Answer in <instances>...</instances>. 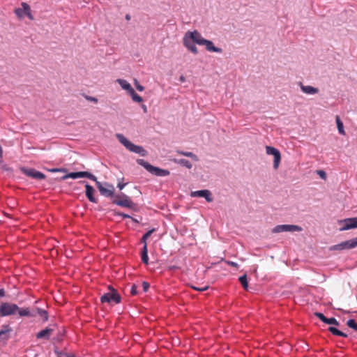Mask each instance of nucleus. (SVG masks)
Here are the masks:
<instances>
[{
  "instance_id": "f03ea898",
  "label": "nucleus",
  "mask_w": 357,
  "mask_h": 357,
  "mask_svg": "<svg viewBox=\"0 0 357 357\" xmlns=\"http://www.w3.org/2000/svg\"><path fill=\"white\" fill-rule=\"evenodd\" d=\"M116 137L118 140L130 151L137 153L141 156L146 155L147 151L142 146L134 144L123 135L118 133L116 135Z\"/></svg>"
},
{
  "instance_id": "39448f33",
  "label": "nucleus",
  "mask_w": 357,
  "mask_h": 357,
  "mask_svg": "<svg viewBox=\"0 0 357 357\" xmlns=\"http://www.w3.org/2000/svg\"><path fill=\"white\" fill-rule=\"evenodd\" d=\"M121 301V296L117 293V291L111 286L109 287V291L104 294L100 297V301L102 303H119Z\"/></svg>"
},
{
  "instance_id": "2eb2a0df",
  "label": "nucleus",
  "mask_w": 357,
  "mask_h": 357,
  "mask_svg": "<svg viewBox=\"0 0 357 357\" xmlns=\"http://www.w3.org/2000/svg\"><path fill=\"white\" fill-rule=\"evenodd\" d=\"M81 183H85L86 196L88 199L92 203H97L98 200L93 196V193L95 192L94 188L86 181H81Z\"/></svg>"
},
{
  "instance_id": "c03bdc74",
  "label": "nucleus",
  "mask_w": 357,
  "mask_h": 357,
  "mask_svg": "<svg viewBox=\"0 0 357 357\" xmlns=\"http://www.w3.org/2000/svg\"><path fill=\"white\" fill-rule=\"evenodd\" d=\"M6 295V291L4 289H0V298L4 297Z\"/></svg>"
},
{
  "instance_id": "a878e982",
  "label": "nucleus",
  "mask_w": 357,
  "mask_h": 357,
  "mask_svg": "<svg viewBox=\"0 0 357 357\" xmlns=\"http://www.w3.org/2000/svg\"><path fill=\"white\" fill-rule=\"evenodd\" d=\"M36 314H38L43 319V321H47L49 319L48 312L45 310L36 307Z\"/></svg>"
},
{
  "instance_id": "37998d69",
  "label": "nucleus",
  "mask_w": 357,
  "mask_h": 357,
  "mask_svg": "<svg viewBox=\"0 0 357 357\" xmlns=\"http://www.w3.org/2000/svg\"><path fill=\"white\" fill-rule=\"evenodd\" d=\"M227 264L231 266H233V267H237L238 266V264L237 263L234 262V261H227Z\"/></svg>"
},
{
  "instance_id": "9b49d317",
  "label": "nucleus",
  "mask_w": 357,
  "mask_h": 357,
  "mask_svg": "<svg viewBox=\"0 0 357 357\" xmlns=\"http://www.w3.org/2000/svg\"><path fill=\"white\" fill-rule=\"evenodd\" d=\"M342 225L340 231H345L357 228V216L354 218H346L340 222Z\"/></svg>"
},
{
  "instance_id": "7ed1b4c3",
  "label": "nucleus",
  "mask_w": 357,
  "mask_h": 357,
  "mask_svg": "<svg viewBox=\"0 0 357 357\" xmlns=\"http://www.w3.org/2000/svg\"><path fill=\"white\" fill-rule=\"evenodd\" d=\"M137 162L138 165L144 167L149 173L152 174L153 175L157 176H167L170 174L169 170L154 167L143 159H137Z\"/></svg>"
},
{
  "instance_id": "c756f323",
  "label": "nucleus",
  "mask_w": 357,
  "mask_h": 357,
  "mask_svg": "<svg viewBox=\"0 0 357 357\" xmlns=\"http://www.w3.org/2000/svg\"><path fill=\"white\" fill-rule=\"evenodd\" d=\"M155 229H150L142 236L141 241L142 243H144V245L146 243L147 238L151 236V235L155 231Z\"/></svg>"
},
{
  "instance_id": "c9c22d12",
  "label": "nucleus",
  "mask_w": 357,
  "mask_h": 357,
  "mask_svg": "<svg viewBox=\"0 0 357 357\" xmlns=\"http://www.w3.org/2000/svg\"><path fill=\"white\" fill-rule=\"evenodd\" d=\"M314 315L317 317H318L319 319H320L324 323H325L327 317H325L324 314L317 312H314Z\"/></svg>"
},
{
  "instance_id": "8fccbe9b",
  "label": "nucleus",
  "mask_w": 357,
  "mask_h": 357,
  "mask_svg": "<svg viewBox=\"0 0 357 357\" xmlns=\"http://www.w3.org/2000/svg\"><path fill=\"white\" fill-rule=\"evenodd\" d=\"M3 156V149L1 146L0 145V158H1Z\"/></svg>"
},
{
  "instance_id": "603ef678",
  "label": "nucleus",
  "mask_w": 357,
  "mask_h": 357,
  "mask_svg": "<svg viewBox=\"0 0 357 357\" xmlns=\"http://www.w3.org/2000/svg\"><path fill=\"white\" fill-rule=\"evenodd\" d=\"M22 10H24V15H26V10H24V8H22Z\"/></svg>"
},
{
  "instance_id": "4c0bfd02",
  "label": "nucleus",
  "mask_w": 357,
  "mask_h": 357,
  "mask_svg": "<svg viewBox=\"0 0 357 357\" xmlns=\"http://www.w3.org/2000/svg\"><path fill=\"white\" fill-rule=\"evenodd\" d=\"M137 286L136 284H132V287H131V289H130V294L132 295V296H135L137 294Z\"/></svg>"
},
{
  "instance_id": "1a4fd4ad",
  "label": "nucleus",
  "mask_w": 357,
  "mask_h": 357,
  "mask_svg": "<svg viewBox=\"0 0 357 357\" xmlns=\"http://www.w3.org/2000/svg\"><path fill=\"white\" fill-rule=\"evenodd\" d=\"M21 172L26 175V176L38 179V180H43L46 178V176L33 168H26V167H21Z\"/></svg>"
},
{
  "instance_id": "de8ad7c7",
  "label": "nucleus",
  "mask_w": 357,
  "mask_h": 357,
  "mask_svg": "<svg viewBox=\"0 0 357 357\" xmlns=\"http://www.w3.org/2000/svg\"><path fill=\"white\" fill-rule=\"evenodd\" d=\"M208 288V287H204V288H199V289H198V288H195V289H197V290H198V291H205V290H206Z\"/></svg>"
},
{
  "instance_id": "e433bc0d",
  "label": "nucleus",
  "mask_w": 357,
  "mask_h": 357,
  "mask_svg": "<svg viewBox=\"0 0 357 357\" xmlns=\"http://www.w3.org/2000/svg\"><path fill=\"white\" fill-rule=\"evenodd\" d=\"M317 174L322 178V179H326V174L324 170H317Z\"/></svg>"
},
{
  "instance_id": "dca6fc26",
  "label": "nucleus",
  "mask_w": 357,
  "mask_h": 357,
  "mask_svg": "<svg viewBox=\"0 0 357 357\" xmlns=\"http://www.w3.org/2000/svg\"><path fill=\"white\" fill-rule=\"evenodd\" d=\"M17 314H19L20 317H34L36 314L35 312H31L29 308L28 307H20L18 306V310L17 311Z\"/></svg>"
},
{
  "instance_id": "72a5a7b5",
  "label": "nucleus",
  "mask_w": 357,
  "mask_h": 357,
  "mask_svg": "<svg viewBox=\"0 0 357 357\" xmlns=\"http://www.w3.org/2000/svg\"><path fill=\"white\" fill-rule=\"evenodd\" d=\"M15 13L19 18H22L24 16V10L20 8H16L15 10Z\"/></svg>"
},
{
  "instance_id": "cd10ccee",
  "label": "nucleus",
  "mask_w": 357,
  "mask_h": 357,
  "mask_svg": "<svg viewBox=\"0 0 357 357\" xmlns=\"http://www.w3.org/2000/svg\"><path fill=\"white\" fill-rule=\"evenodd\" d=\"M238 280H239L240 283L241 284V285L243 286V289L247 290L248 288V282L247 275L245 274V275L239 277Z\"/></svg>"
},
{
  "instance_id": "9d476101",
  "label": "nucleus",
  "mask_w": 357,
  "mask_h": 357,
  "mask_svg": "<svg viewBox=\"0 0 357 357\" xmlns=\"http://www.w3.org/2000/svg\"><path fill=\"white\" fill-rule=\"evenodd\" d=\"M266 152L267 155H271L274 157L273 167L277 169L281 161V154L279 150L273 146H266Z\"/></svg>"
},
{
  "instance_id": "3c124183",
  "label": "nucleus",
  "mask_w": 357,
  "mask_h": 357,
  "mask_svg": "<svg viewBox=\"0 0 357 357\" xmlns=\"http://www.w3.org/2000/svg\"><path fill=\"white\" fill-rule=\"evenodd\" d=\"M125 18H126V20H130V15L129 14H126Z\"/></svg>"
},
{
  "instance_id": "ddd939ff",
  "label": "nucleus",
  "mask_w": 357,
  "mask_h": 357,
  "mask_svg": "<svg viewBox=\"0 0 357 357\" xmlns=\"http://www.w3.org/2000/svg\"><path fill=\"white\" fill-rule=\"evenodd\" d=\"M121 197H123L122 199H114L112 203L119 206L134 208L135 204L132 202L128 196L122 193Z\"/></svg>"
},
{
  "instance_id": "f704fd0d",
  "label": "nucleus",
  "mask_w": 357,
  "mask_h": 357,
  "mask_svg": "<svg viewBox=\"0 0 357 357\" xmlns=\"http://www.w3.org/2000/svg\"><path fill=\"white\" fill-rule=\"evenodd\" d=\"M134 84L137 90H138L139 91H143L144 90V87L139 83L137 79H135Z\"/></svg>"
},
{
  "instance_id": "473e14b6",
  "label": "nucleus",
  "mask_w": 357,
  "mask_h": 357,
  "mask_svg": "<svg viewBox=\"0 0 357 357\" xmlns=\"http://www.w3.org/2000/svg\"><path fill=\"white\" fill-rule=\"evenodd\" d=\"M347 324L349 328L357 331V323L355 321L354 319H349L347 322Z\"/></svg>"
},
{
  "instance_id": "5701e85b",
  "label": "nucleus",
  "mask_w": 357,
  "mask_h": 357,
  "mask_svg": "<svg viewBox=\"0 0 357 357\" xmlns=\"http://www.w3.org/2000/svg\"><path fill=\"white\" fill-rule=\"evenodd\" d=\"M141 259L144 264H149L147 243H145V245H144V247H143L142 251Z\"/></svg>"
},
{
  "instance_id": "2f4dec72",
  "label": "nucleus",
  "mask_w": 357,
  "mask_h": 357,
  "mask_svg": "<svg viewBox=\"0 0 357 357\" xmlns=\"http://www.w3.org/2000/svg\"><path fill=\"white\" fill-rule=\"evenodd\" d=\"M325 324L330 325H335L338 326L340 325L339 321L335 317L326 318Z\"/></svg>"
},
{
  "instance_id": "ea45409f",
  "label": "nucleus",
  "mask_w": 357,
  "mask_h": 357,
  "mask_svg": "<svg viewBox=\"0 0 357 357\" xmlns=\"http://www.w3.org/2000/svg\"><path fill=\"white\" fill-rule=\"evenodd\" d=\"M85 98L89 100V101H91V102H95V103H97L98 102V98H96V97H93V96H85Z\"/></svg>"
},
{
  "instance_id": "f3484780",
  "label": "nucleus",
  "mask_w": 357,
  "mask_h": 357,
  "mask_svg": "<svg viewBox=\"0 0 357 357\" xmlns=\"http://www.w3.org/2000/svg\"><path fill=\"white\" fill-rule=\"evenodd\" d=\"M301 91L306 94H316L319 92V89L312 86H305L301 82L300 83Z\"/></svg>"
},
{
  "instance_id": "aec40b11",
  "label": "nucleus",
  "mask_w": 357,
  "mask_h": 357,
  "mask_svg": "<svg viewBox=\"0 0 357 357\" xmlns=\"http://www.w3.org/2000/svg\"><path fill=\"white\" fill-rule=\"evenodd\" d=\"M116 82L121 86L123 89L127 91L128 93L133 89L130 84L126 79H117Z\"/></svg>"
},
{
  "instance_id": "0eeeda50",
  "label": "nucleus",
  "mask_w": 357,
  "mask_h": 357,
  "mask_svg": "<svg viewBox=\"0 0 357 357\" xmlns=\"http://www.w3.org/2000/svg\"><path fill=\"white\" fill-rule=\"evenodd\" d=\"M357 247V237L341 242L331 247V250H349Z\"/></svg>"
},
{
  "instance_id": "412c9836",
  "label": "nucleus",
  "mask_w": 357,
  "mask_h": 357,
  "mask_svg": "<svg viewBox=\"0 0 357 357\" xmlns=\"http://www.w3.org/2000/svg\"><path fill=\"white\" fill-rule=\"evenodd\" d=\"M176 153L181 155H184L188 158H190L192 160L195 162H197L199 160V158L197 155H195L194 153L190 151H184L181 150H176Z\"/></svg>"
},
{
  "instance_id": "6e6552de",
  "label": "nucleus",
  "mask_w": 357,
  "mask_h": 357,
  "mask_svg": "<svg viewBox=\"0 0 357 357\" xmlns=\"http://www.w3.org/2000/svg\"><path fill=\"white\" fill-rule=\"evenodd\" d=\"M303 228L298 225H279L275 226L273 230V233H281L285 231L294 232L301 231Z\"/></svg>"
},
{
  "instance_id": "b1692460",
  "label": "nucleus",
  "mask_w": 357,
  "mask_h": 357,
  "mask_svg": "<svg viewBox=\"0 0 357 357\" xmlns=\"http://www.w3.org/2000/svg\"><path fill=\"white\" fill-rule=\"evenodd\" d=\"M335 121L339 133L342 135H345L346 132L344 129V125L339 116H336Z\"/></svg>"
},
{
  "instance_id": "a18cd8bd",
  "label": "nucleus",
  "mask_w": 357,
  "mask_h": 357,
  "mask_svg": "<svg viewBox=\"0 0 357 357\" xmlns=\"http://www.w3.org/2000/svg\"><path fill=\"white\" fill-rule=\"evenodd\" d=\"M126 183H118V185L117 187L120 189V190H122L125 186H126Z\"/></svg>"
},
{
  "instance_id": "f8f14e48",
  "label": "nucleus",
  "mask_w": 357,
  "mask_h": 357,
  "mask_svg": "<svg viewBox=\"0 0 357 357\" xmlns=\"http://www.w3.org/2000/svg\"><path fill=\"white\" fill-rule=\"evenodd\" d=\"M56 328V324H50L47 327H46L43 330H41L36 334V338L38 340L44 339L48 340L52 333L55 331Z\"/></svg>"
},
{
  "instance_id": "423d86ee",
  "label": "nucleus",
  "mask_w": 357,
  "mask_h": 357,
  "mask_svg": "<svg viewBox=\"0 0 357 357\" xmlns=\"http://www.w3.org/2000/svg\"><path fill=\"white\" fill-rule=\"evenodd\" d=\"M96 185L98 188L100 193L106 197H112L114 196V187L113 185L109 184L108 183H102L96 179Z\"/></svg>"
},
{
  "instance_id": "09e8293b",
  "label": "nucleus",
  "mask_w": 357,
  "mask_h": 357,
  "mask_svg": "<svg viewBox=\"0 0 357 357\" xmlns=\"http://www.w3.org/2000/svg\"><path fill=\"white\" fill-rule=\"evenodd\" d=\"M179 80L181 82H184L185 81V78L183 75H181L180 77H179Z\"/></svg>"
},
{
  "instance_id": "20e7f679",
  "label": "nucleus",
  "mask_w": 357,
  "mask_h": 357,
  "mask_svg": "<svg viewBox=\"0 0 357 357\" xmlns=\"http://www.w3.org/2000/svg\"><path fill=\"white\" fill-rule=\"evenodd\" d=\"M18 305L9 302L0 303V317H9L17 314Z\"/></svg>"
},
{
  "instance_id": "58836bf2",
  "label": "nucleus",
  "mask_w": 357,
  "mask_h": 357,
  "mask_svg": "<svg viewBox=\"0 0 357 357\" xmlns=\"http://www.w3.org/2000/svg\"><path fill=\"white\" fill-rule=\"evenodd\" d=\"M142 287H143L144 291L146 292L150 287V284L148 282L144 281L142 282Z\"/></svg>"
},
{
  "instance_id": "49530a36",
  "label": "nucleus",
  "mask_w": 357,
  "mask_h": 357,
  "mask_svg": "<svg viewBox=\"0 0 357 357\" xmlns=\"http://www.w3.org/2000/svg\"><path fill=\"white\" fill-rule=\"evenodd\" d=\"M142 109H143L144 113L147 112V107H146V106L145 105H142Z\"/></svg>"
},
{
  "instance_id": "79ce46f5",
  "label": "nucleus",
  "mask_w": 357,
  "mask_h": 357,
  "mask_svg": "<svg viewBox=\"0 0 357 357\" xmlns=\"http://www.w3.org/2000/svg\"><path fill=\"white\" fill-rule=\"evenodd\" d=\"M116 215L121 216L123 218H130V216L128 214L123 213H116Z\"/></svg>"
},
{
  "instance_id": "4468645a",
  "label": "nucleus",
  "mask_w": 357,
  "mask_h": 357,
  "mask_svg": "<svg viewBox=\"0 0 357 357\" xmlns=\"http://www.w3.org/2000/svg\"><path fill=\"white\" fill-rule=\"evenodd\" d=\"M190 196L192 197H204L206 200L207 202H212L213 197L211 196V192L208 190H201L197 191H192L190 192Z\"/></svg>"
},
{
  "instance_id": "393cba45",
  "label": "nucleus",
  "mask_w": 357,
  "mask_h": 357,
  "mask_svg": "<svg viewBox=\"0 0 357 357\" xmlns=\"http://www.w3.org/2000/svg\"><path fill=\"white\" fill-rule=\"evenodd\" d=\"M328 331L334 335H337V336H340V337H347L348 335L347 334L340 331V330H338L337 328L335 327H333V326H330L328 328Z\"/></svg>"
},
{
  "instance_id": "6ab92c4d",
  "label": "nucleus",
  "mask_w": 357,
  "mask_h": 357,
  "mask_svg": "<svg viewBox=\"0 0 357 357\" xmlns=\"http://www.w3.org/2000/svg\"><path fill=\"white\" fill-rule=\"evenodd\" d=\"M3 329L0 331V340H7L9 338V333L12 331V328L8 325H3Z\"/></svg>"
},
{
  "instance_id": "a19ab883",
  "label": "nucleus",
  "mask_w": 357,
  "mask_h": 357,
  "mask_svg": "<svg viewBox=\"0 0 357 357\" xmlns=\"http://www.w3.org/2000/svg\"><path fill=\"white\" fill-rule=\"evenodd\" d=\"M49 171L51 172H66V169H63V168H54V169H50Z\"/></svg>"
},
{
  "instance_id": "4be33fe9",
  "label": "nucleus",
  "mask_w": 357,
  "mask_h": 357,
  "mask_svg": "<svg viewBox=\"0 0 357 357\" xmlns=\"http://www.w3.org/2000/svg\"><path fill=\"white\" fill-rule=\"evenodd\" d=\"M87 178L91 181H96V176L89 172H77V178Z\"/></svg>"
},
{
  "instance_id": "a211bd4d",
  "label": "nucleus",
  "mask_w": 357,
  "mask_h": 357,
  "mask_svg": "<svg viewBox=\"0 0 357 357\" xmlns=\"http://www.w3.org/2000/svg\"><path fill=\"white\" fill-rule=\"evenodd\" d=\"M172 161L174 162L175 164L179 165L181 166L185 167L189 169H190L192 167V163L183 158H173L172 159Z\"/></svg>"
},
{
  "instance_id": "c85d7f7f",
  "label": "nucleus",
  "mask_w": 357,
  "mask_h": 357,
  "mask_svg": "<svg viewBox=\"0 0 357 357\" xmlns=\"http://www.w3.org/2000/svg\"><path fill=\"white\" fill-rule=\"evenodd\" d=\"M22 8H24V10H26V13L25 15H26L29 19L31 20H33V17L31 13L30 6L26 3L24 2L22 3Z\"/></svg>"
},
{
  "instance_id": "7c9ffc66",
  "label": "nucleus",
  "mask_w": 357,
  "mask_h": 357,
  "mask_svg": "<svg viewBox=\"0 0 357 357\" xmlns=\"http://www.w3.org/2000/svg\"><path fill=\"white\" fill-rule=\"evenodd\" d=\"M68 178H73V179H76L77 178V172H70V173H68L65 175H63L61 179L62 181H64V180H66Z\"/></svg>"
},
{
  "instance_id": "bb28decb",
  "label": "nucleus",
  "mask_w": 357,
  "mask_h": 357,
  "mask_svg": "<svg viewBox=\"0 0 357 357\" xmlns=\"http://www.w3.org/2000/svg\"><path fill=\"white\" fill-rule=\"evenodd\" d=\"M128 94L134 102H142L143 101V98L135 92L134 89Z\"/></svg>"
},
{
  "instance_id": "f257e3e1",
  "label": "nucleus",
  "mask_w": 357,
  "mask_h": 357,
  "mask_svg": "<svg viewBox=\"0 0 357 357\" xmlns=\"http://www.w3.org/2000/svg\"><path fill=\"white\" fill-rule=\"evenodd\" d=\"M183 44L188 51L194 54L198 53L195 44L205 45L206 50L211 52H222L221 48L215 47L211 40L204 38L197 30L193 31H188L183 38Z\"/></svg>"
}]
</instances>
